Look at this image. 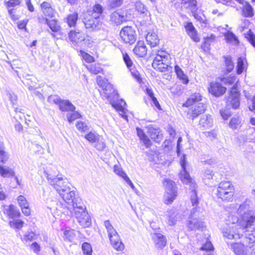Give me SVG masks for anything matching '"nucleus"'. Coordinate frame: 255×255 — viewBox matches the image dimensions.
<instances>
[{"instance_id": "7c9ffc66", "label": "nucleus", "mask_w": 255, "mask_h": 255, "mask_svg": "<svg viewBox=\"0 0 255 255\" xmlns=\"http://www.w3.org/2000/svg\"><path fill=\"white\" fill-rule=\"evenodd\" d=\"M4 213L10 218L14 219L20 216V212L12 205H9L7 208L4 209Z\"/></svg>"}, {"instance_id": "393cba45", "label": "nucleus", "mask_w": 255, "mask_h": 255, "mask_svg": "<svg viewBox=\"0 0 255 255\" xmlns=\"http://www.w3.org/2000/svg\"><path fill=\"white\" fill-rule=\"evenodd\" d=\"M202 97L200 94L195 93L191 95L187 99L186 102L183 104L184 106L189 107L192 105H197L199 103H202Z\"/></svg>"}, {"instance_id": "dca6fc26", "label": "nucleus", "mask_w": 255, "mask_h": 255, "mask_svg": "<svg viewBox=\"0 0 255 255\" xmlns=\"http://www.w3.org/2000/svg\"><path fill=\"white\" fill-rule=\"evenodd\" d=\"M209 92L215 97H220L226 91V88L222 86L219 83L211 82L208 88Z\"/></svg>"}, {"instance_id": "680f3d73", "label": "nucleus", "mask_w": 255, "mask_h": 255, "mask_svg": "<svg viewBox=\"0 0 255 255\" xmlns=\"http://www.w3.org/2000/svg\"><path fill=\"white\" fill-rule=\"evenodd\" d=\"M76 126L77 128L81 131H86L88 129V127L87 124L83 122H78Z\"/></svg>"}, {"instance_id": "20e7f679", "label": "nucleus", "mask_w": 255, "mask_h": 255, "mask_svg": "<svg viewBox=\"0 0 255 255\" xmlns=\"http://www.w3.org/2000/svg\"><path fill=\"white\" fill-rule=\"evenodd\" d=\"M44 175L46 177L50 185L56 190L58 193L62 191L63 189H65L64 187H69V183L67 181L63 179L62 177L56 175L54 170L47 169L44 171Z\"/></svg>"}, {"instance_id": "e2e57ef3", "label": "nucleus", "mask_w": 255, "mask_h": 255, "mask_svg": "<svg viewBox=\"0 0 255 255\" xmlns=\"http://www.w3.org/2000/svg\"><path fill=\"white\" fill-rule=\"evenodd\" d=\"M246 37L249 42L255 47V35L250 30L246 34Z\"/></svg>"}, {"instance_id": "f03ea898", "label": "nucleus", "mask_w": 255, "mask_h": 255, "mask_svg": "<svg viewBox=\"0 0 255 255\" xmlns=\"http://www.w3.org/2000/svg\"><path fill=\"white\" fill-rule=\"evenodd\" d=\"M64 187L65 189L58 194L67 205L71 206V208L74 210V215L79 224L84 227H89L91 223V218L85 210V206L79 202L80 199L75 196V192L71 190L70 187Z\"/></svg>"}, {"instance_id": "c85d7f7f", "label": "nucleus", "mask_w": 255, "mask_h": 255, "mask_svg": "<svg viewBox=\"0 0 255 255\" xmlns=\"http://www.w3.org/2000/svg\"><path fill=\"white\" fill-rule=\"evenodd\" d=\"M171 60L170 54L165 50H158L157 52L156 55L153 61H164L167 62V61Z\"/></svg>"}, {"instance_id": "c03bdc74", "label": "nucleus", "mask_w": 255, "mask_h": 255, "mask_svg": "<svg viewBox=\"0 0 255 255\" xmlns=\"http://www.w3.org/2000/svg\"><path fill=\"white\" fill-rule=\"evenodd\" d=\"M75 237L73 230H66L64 232V239L65 241L72 242Z\"/></svg>"}, {"instance_id": "a878e982", "label": "nucleus", "mask_w": 255, "mask_h": 255, "mask_svg": "<svg viewBox=\"0 0 255 255\" xmlns=\"http://www.w3.org/2000/svg\"><path fill=\"white\" fill-rule=\"evenodd\" d=\"M125 20V16L120 14L117 11L112 13L110 15V21L112 24L119 25Z\"/></svg>"}, {"instance_id": "0e129e2a", "label": "nucleus", "mask_w": 255, "mask_h": 255, "mask_svg": "<svg viewBox=\"0 0 255 255\" xmlns=\"http://www.w3.org/2000/svg\"><path fill=\"white\" fill-rule=\"evenodd\" d=\"M220 113L225 120H227L231 116V112L228 109H222L220 111Z\"/></svg>"}, {"instance_id": "a211bd4d", "label": "nucleus", "mask_w": 255, "mask_h": 255, "mask_svg": "<svg viewBox=\"0 0 255 255\" xmlns=\"http://www.w3.org/2000/svg\"><path fill=\"white\" fill-rule=\"evenodd\" d=\"M67 204L64 202V204L62 203H56V206L50 207L51 210L55 209L57 210L59 213L63 214L65 215L71 216L73 215V212H74V210L71 208V206L69 205H67L66 206V205Z\"/></svg>"}, {"instance_id": "72a5a7b5", "label": "nucleus", "mask_w": 255, "mask_h": 255, "mask_svg": "<svg viewBox=\"0 0 255 255\" xmlns=\"http://www.w3.org/2000/svg\"><path fill=\"white\" fill-rule=\"evenodd\" d=\"M243 15L246 17H252L254 16V10L252 5L247 2L243 6Z\"/></svg>"}, {"instance_id": "09e8293b", "label": "nucleus", "mask_w": 255, "mask_h": 255, "mask_svg": "<svg viewBox=\"0 0 255 255\" xmlns=\"http://www.w3.org/2000/svg\"><path fill=\"white\" fill-rule=\"evenodd\" d=\"M21 2V0H4V4L7 8H9L19 5Z\"/></svg>"}, {"instance_id": "39448f33", "label": "nucleus", "mask_w": 255, "mask_h": 255, "mask_svg": "<svg viewBox=\"0 0 255 255\" xmlns=\"http://www.w3.org/2000/svg\"><path fill=\"white\" fill-rule=\"evenodd\" d=\"M104 226L106 228L108 237L113 248L117 251H122L125 249L124 244L122 242L118 232L114 229L109 220L104 222Z\"/></svg>"}, {"instance_id": "864d4df0", "label": "nucleus", "mask_w": 255, "mask_h": 255, "mask_svg": "<svg viewBox=\"0 0 255 255\" xmlns=\"http://www.w3.org/2000/svg\"><path fill=\"white\" fill-rule=\"evenodd\" d=\"M201 251H206L207 253L213 252L214 247L211 242L209 241H207L205 243L203 244L202 247L200 248Z\"/></svg>"}, {"instance_id": "37998d69", "label": "nucleus", "mask_w": 255, "mask_h": 255, "mask_svg": "<svg viewBox=\"0 0 255 255\" xmlns=\"http://www.w3.org/2000/svg\"><path fill=\"white\" fill-rule=\"evenodd\" d=\"M94 143V147L99 151L103 150L106 147L104 139L101 136H100L96 140V142Z\"/></svg>"}, {"instance_id": "2f4dec72", "label": "nucleus", "mask_w": 255, "mask_h": 255, "mask_svg": "<svg viewBox=\"0 0 255 255\" xmlns=\"http://www.w3.org/2000/svg\"><path fill=\"white\" fill-rule=\"evenodd\" d=\"M43 20L48 25L52 32H57L60 29V26L58 24L56 20L52 19L50 20L48 18H43Z\"/></svg>"}, {"instance_id": "b1692460", "label": "nucleus", "mask_w": 255, "mask_h": 255, "mask_svg": "<svg viewBox=\"0 0 255 255\" xmlns=\"http://www.w3.org/2000/svg\"><path fill=\"white\" fill-rule=\"evenodd\" d=\"M181 5L186 8H189L193 13L195 17L198 18L195 14L197 10V1L196 0H182Z\"/></svg>"}, {"instance_id": "ddd939ff", "label": "nucleus", "mask_w": 255, "mask_h": 255, "mask_svg": "<svg viewBox=\"0 0 255 255\" xmlns=\"http://www.w3.org/2000/svg\"><path fill=\"white\" fill-rule=\"evenodd\" d=\"M187 113L188 118L193 120L200 115L203 114L206 110V105L204 103H199L197 105H192Z\"/></svg>"}, {"instance_id": "f8f14e48", "label": "nucleus", "mask_w": 255, "mask_h": 255, "mask_svg": "<svg viewBox=\"0 0 255 255\" xmlns=\"http://www.w3.org/2000/svg\"><path fill=\"white\" fill-rule=\"evenodd\" d=\"M240 94L238 92L237 86L234 85L231 89L229 96L227 99V106L232 107L234 109H238L240 107Z\"/></svg>"}, {"instance_id": "6e6552de", "label": "nucleus", "mask_w": 255, "mask_h": 255, "mask_svg": "<svg viewBox=\"0 0 255 255\" xmlns=\"http://www.w3.org/2000/svg\"><path fill=\"white\" fill-rule=\"evenodd\" d=\"M163 184L165 188L164 202L167 205L170 204L177 196L176 187L175 183L171 180L165 179Z\"/></svg>"}, {"instance_id": "f704fd0d", "label": "nucleus", "mask_w": 255, "mask_h": 255, "mask_svg": "<svg viewBox=\"0 0 255 255\" xmlns=\"http://www.w3.org/2000/svg\"><path fill=\"white\" fill-rule=\"evenodd\" d=\"M14 172L9 167L3 166L0 164V175L3 177L13 176Z\"/></svg>"}, {"instance_id": "cd10ccee", "label": "nucleus", "mask_w": 255, "mask_h": 255, "mask_svg": "<svg viewBox=\"0 0 255 255\" xmlns=\"http://www.w3.org/2000/svg\"><path fill=\"white\" fill-rule=\"evenodd\" d=\"M78 19V13L77 12H74L67 15L64 19V21L69 27H72L76 26Z\"/></svg>"}, {"instance_id": "13d9d810", "label": "nucleus", "mask_w": 255, "mask_h": 255, "mask_svg": "<svg viewBox=\"0 0 255 255\" xmlns=\"http://www.w3.org/2000/svg\"><path fill=\"white\" fill-rule=\"evenodd\" d=\"M241 121L239 117H234L231 120L229 126L233 129H236L240 124Z\"/></svg>"}, {"instance_id": "4be33fe9", "label": "nucleus", "mask_w": 255, "mask_h": 255, "mask_svg": "<svg viewBox=\"0 0 255 255\" xmlns=\"http://www.w3.org/2000/svg\"><path fill=\"white\" fill-rule=\"evenodd\" d=\"M146 40L151 47L157 46L159 43V39L156 33L154 31L149 32L146 35Z\"/></svg>"}, {"instance_id": "58836bf2", "label": "nucleus", "mask_w": 255, "mask_h": 255, "mask_svg": "<svg viewBox=\"0 0 255 255\" xmlns=\"http://www.w3.org/2000/svg\"><path fill=\"white\" fill-rule=\"evenodd\" d=\"M225 37L228 42L232 43L234 45L239 44L237 37L231 31H228L225 34Z\"/></svg>"}, {"instance_id": "052dcab7", "label": "nucleus", "mask_w": 255, "mask_h": 255, "mask_svg": "<svg viewBox=\"0 0 255 255\" xmlns=\"http://www.w3.org/2000/svg\"><path fill=\"white\" fill-rule=\"evenodd\" d=\"M9 224L11 227L20 229L23 227V222L21 220H15L13 221H10L9 222Z\"/></svg>"}, {"instance_id": "ea45409f", "label": "nucleus", "mask_w": 255, "mask_h": 255, "mask_svg": "<svg viewBox=\"0 0 255 255\" xmlns=\"http://www.w3.org/2000/svg\"><path fill=\"white\" fill-rule=\"evenodd\" d=\"M203 227V222L196 219H193L188 223V227L191 230L199 229Z\"/></svg>"}, {"instance_id": "774afa93", "label": "nucleus", "mask_w": 255, "mask_h": 255, "mask_svg": "<svg viewBox=\"0 0 255 255\" xmlns=\"http://www.w3.org/2000/svg\"><path fill=\"white\" fill-rule=\"evenodd\" d=\"M135 7L137 10L141 13H143L146 10L144 5L140 2H136L135 4Z\"/></svg>"}, {"instance_id": "bf43d9fd", "label": "nucleus", "mask_w": 255, "mask_h": 255, "mask_svg": "<svg viewBox=\"0 0 255 255\" xmlns=\"http://www.w3.org/2000/svg\"><path fill=\"white\" fill-rule=\"evenodd\" d=\"M123 0H108L109 7L115 8L120 6L123 3Z\"/></svg>"}, {"instance_id": "4d7b16f0", "label": "nucleus", "mask_w": 255, "mask_h": 255, "mask_svg": "<svg viewBox=\"0 0 255 255\" xmlns=\"http://www.w3.org/2000/svg\"><path fill=\"white\" fill-rule=\"evenodd\" d=\"M244 70V59L242 57H239L238 59L237 66V73L241 74Z\"/></svg>"}, {"instance_id": "a18cd8bd", "label": "nucleus", "mask_w": 255, "mask_h": 255, "mask_svg": "<svg viewBox=\"0 0 255 255\" xmlns=\"http://www.w3.org/2000/svg\"><path fill=\"white\" fill-rule=\"evenodd\" d=\"M100 135L95 132H90L89 133L85 135V138L88 140L91 143L96 142V140L100 137Z\"/></svg>"}, {"instance_id": "3c124183", "label": "nucleus", "mask_w": 255, "mask_h": 255, "mask_svg": "<svg viewBox=\"0 0 255 255\" xmlns=\"http://www.w3.org/2000/svg\"><path fill=\"white\" fill-rule=\"evenodd\" d=\"M103 90L105 96L108 99L111 98L112 93L114 92V89L112 87V85L110 84L105 85L104 87H103Z\"/></svg>"}, {"instance_id": "412c9836", "label": "nucleus", "mask_w": 255, "mask_h": 255, "mask_svg": "<svg viewBox=\"0 0 255 255\" xmlns=\"http://www.w3.org/2000/svg\"><path fill=\"white\" fill-rule=\"evenodd\" d=\"M17 199L18 204L21 208L22 212L25 216H29L30 214V209L26 198L22 195H19Z\"/></svg>"}, {"instance_id": "aec40b11", "label": "nucleus", "mask_w": 255, "mask_h": 255, "mask_svg": "<svg viewBox=\"0 0 255 255\" xmlns=\"http://www.w3.org/2000/svg\"><path fill=\"white\" fill-rule=\"evenodd\" d=\"M186 31L190 37L195 42H199L200 38L197 35V31L192 22H187L185 25Z\"/></svg>"}, {"instance_id": "9d476101", "label": "nucleus", "mask_w": 255, "mask_h": 255, "mask_svg": "<svg viewBox=\"0 0 255 255\" xmlns=\"http://www.w3.org/2000/svg\"><path fill=\"white\" fill-rule=\"evenodd\" d=\"M83 22L86 28L89 31L98 30L102 27V22L100 18L90 15L86 14L83 19Z\"/></svg>"}, {"instance_id": "5701e85b", "label": "nucleus", "mask_w": 255, "mask_h": 255, "mask_svg": "<svg viewBox=\"0 0 255 255\" xmlns=\"http://www.w3.org/2000/svg\"><path fill=\"white\" fill-rule=\"evenodd\" d=\"M133 51L136 55L143 57L147 53V48L143 41H139L136 44Z\"/></svg>"}, {"instance_id": "c756f323", "label": "nucleus", "mask_w": 255, "mask_h": 255, "mask_svg": "<svg viewBox=\"0 0 255 255\" xmlns=\"http://www.w3.org/2000/svg\"><path fill=\"white\" fill-rule=\"evenodd\" d=\"M41 8L43 14L45 16L51 18L54 16V10L49 2L44 1L41 4Z\"/></svg>"}, {"instance_id": "f257e3e1", "label": "nucleus", "mask_w": 255, "mask_h": 255, "mask_svg": "<svg viewBox=\"0 0 255 255\" xmlns=\"http://www.w3.org/2000/svg\"><path fill=\"white\" fill-rule=\"evenodd\" d=\"M250 204V201L246 200L238 208V214L241 218L239 224H237L239 221L237 216L230 215L228 217L226 224L228 227L223 232L224 237L237 240L245 234L247 244L255 242V228L252 227L255 222V211L251 209Z\"/></svg>"}, {"instance_id": "6e6d98bb", "label": "nucleus", "mask_w": 255, "mask_h": 255, "mask_svg": "<svg viewBox=\"0 0 255 255\" xmlns=\"http://www.w3.org/2000/svg\"><path fill=\"white\" fill-rule=\"evenodd\" d=\"M72 113H69L67 114V118L68 121L71 123L74 120L78 119L81 117V115L78 112L72 111Z\"/></svg>"}, {"instance_id": "de8ad7c7", "label": "nucleus", "mask_w": 255, "mask_h": 255, "mask_svg": "<svg viewBox=\"0 0 255 255\" xmlns=\"http://www.w3.org/2000/svg\"><path fill=\"white\" fill-rule=\"evenodd\" d=\"M176 214L173 211H170L168 212L167 216L168 217V224L169 226L174 225L177 221Z\"/></svg>"}, {"instance_id": "f3484780", "label": "nucleus", "mask_w": 255, "mask_h": 255, "mask_svg": "<svg viewBox=\"0 0 255 255\" xmlns=\"http://www.w3.org/2000/svg\"><path fill=\"white\" fill-rule=\"evenodd\" d=\"M170 61H167V62L164 61H155L152 63L153 67L160 72H171L172 70V67L170 66Z\"/></svg>"}, {"instance_id": "7ed1b4c3", "label": "nucleus", "mask_w": 255, "mask_h": 255, "mask_svg": "<svg viewBox=\"0 0 255 255\" xmlns=\"http://www.w3.org/2000/svg\"><path fill=\"white\" fill-rule=\"evenodd\" d=\"M186 164L185 156V155H183L180 159V164L182 170L181 171L180 173V178L183 183L187 185H189V190H191V202L192 206L196 208L199 204V198L197 196L196 191L197 185L195 181L190 177L189 174L187 172L186 170Z\"/></svg>"}, {"instance_id": "338daca9", "label": "nucleus", "mask_w": 255, "mask_h": 255, "mask_svg": "<svg viewBox=\"0 0 255 255\" xmlns=\"http://www.w3.org/2000/svg\"><path fill=\"white\" fill-rule=\"evenodd\" d=\"M35 234L31 232L26 233L24 236V240L26 241H31L35 239Z\"/></svg>"}, {"instance_id": "69168bd1", "label": "nucleus", "mask_w": 255, "mask_h": 255, "mask_svg": "<svg viewBox=\"0 0 255 255\" xmlns=\"http://www.w3.org/2000/svg\"><path fill=\"white\" fill-rule=\"evenodd\" d=\"M123 59L128 69H130L132 66V62L127 53L123 54Z\"/></svg>"}, {"instance_id": "4c0bfd02", "label": "nucleus", "mask_w": 255, "mask_h": 255, "mask_svg": "<svg viewBox=\"0 0 255 255\" xmlns=\"http://www.w3.org/2000/svg\"><path fill=\"white\" fill-rule=\"evenodd\" d=\"M9 158L7 153L4 151L3 142H0V163L5 164Z\"/></svg>"}, {"instance_id": "6ab92c4d", "label": "nucleus", "mask_w": 255, "mask_h": 255, "mask_svg": "<svg viewBox=\"0 0 255 255\" xmlns=\"http://www.w3.org/2000/svg\"><path fill=\"white\" fill-rule=\"evenodd\" d=\"M152 239L157 248L163 249L165 247L167 240L165 237L162 234L158 233H155L152 235Z\"/></svg>"}, {"instance_id": "9b49d317", "label": "nucleus", "mask_w": 255, "mask_h": 255, "mask_svg": "<svg viewBox=\"0 0 255 255\" xmlns=\"http://www.w3.org/2000/svg\"><path fill=\"white\" fill-rule=\"evenodd\" d=\"M120 37L126 43L132 44L136 39L135 30L131 26H125L120 31Z\"/></svg>"}, {"instance_id": "5fc2aeb1", "label": "nucleus", "mask_w": 255, "mask_h": 255, "mask_svg": "<svg viewBox=\"0 0 255 255\" xmlns=\"http://www.w3.org/2000/svg\"><path fill=\"white\" fill-rule=\"evenodd\" d=\"M82 249L85 255H92V249L89 243L87 242L84 243L82 246Z\"/></svg>"}, {"instance_id": "473e14b6", "label": "nucleus", "mask_w": 255, "mask_h": 255, "mask_svg": "<svg viewBox=\"0 0 255 255\" xmlns=\"http://www.w3.org/2000/svg\"><path fill=\"white\" fill-rule=\"evenodd\" d=\"M212 124L213 119L210 115L203 116L199 121V125L206 128L210 127Z\"/></svg>"}, {"instance_id": "79ce46f5", "label": "nucleus", "mask_w": 255, "mask_h": 255, "mask_svg": "<svg viewBox=\"0 0 255 255\" xmlns=\"http://www.w3.org/2000/svg\"><path fill=\"white\" fill-rule=\"evenodd\" d=\"M86 67L91 73L95 75L100 73L102 71V69L99 64H90L86 65Z\"/></svg>"}, {"instance_id": "bb28decb", "label": "nucleus", "mask_w": 255, "mask_h": 255, "mask_svg": "<svg viewBox=\"0 0 255 255\" xmlns=\"http://www.w3.org/2000/svg\"><path fill=\"white\" fill-rule=\"evenodd\" d=\"M103 6L99 3H97L93 6L92 10H88L86 14L90 15L95 17L100 18V16L103 13Z\"/></svg>"}, {"instance_id": "8fccbe9b", "label": "nucleus", "mask_w": 255, "mask_h": 255, "mask_svg": "<svg viewBox=\"0 0 255 255\" xmlns=\"http://www.w3.org/2000/svg\"><path fill=\"white\" fill-rule=\"evenodd\" d=\"M225 62L226 67V70L228 73L231 72L234 68V63L231 57H225Z\"/></svg>"}, {"instance_id": "2eb2a0df", "label": "nucleus", "mask_w": 255, "mask_h": 255, "mask_svg": "<svg viewBox=\"0 0 255 255\" xmlns=\"http://www.w3.org/2000/svg\"><path fill=\"white\" fill-rule=\"evenodd\" d=\"M146 128L151 138L156 142H160L163 138L160 128L153 125H149L146 127Z\"/></svg>"}, {"instance_id": "e433bc0d", "label": "nucleus", "mask_w": 255, "mask_h": 255, "mask_svg": "<svg viewBox=\"0 0 255 255\" xmlns=\"http://www.w3.org/2000/svg\"><path fill=\"white\" fill-rule=\"evenodd\" d=\"M126 104V102L123 100L121 101V102L120 104H118L117 103H112V106L113 107L115 108V109L117 110L118 111H119L121 112L120 114L122 116V117H123L125 119L128 121V116L125 115V109L123 107V105Z\"/></svg>"}, {"instance_id": "423d86ee", "label": "nucleus", "mask_w": 255, "mask_h": 255, "mask_svg": "<svg viewBox=\"0 0 255 255\" xmlns=\"http://www.w3.org/2000/svg\"><path fill=\"white\" fill-rule=\"evenodd\" d=\"M235 188L229 181H221L217 188L216 195L223 201H232L233 199Z\"/></svg>"}, {"instance_id": "49530a36", "label": "nucleus", "mask_w": 255, "mask_h": 255, "mask_svg": "<svg viewBox=\"0 0 255 255\" xmlns=\"http://www.w3.org/2000/svg\"><path fill=\"white\" fill-rule=\"evenodd\" d=\"M114 171L118 176H120L124 179H125L128 176L126 173L123 171L121 165L119 164H116L114 166Z\"/></svg>"}, {"instance_id": "4468645a", "label": "nucleus", "mask_w": 255, "mask_h": 255, "mask_svg": "<svg viewBox=\"0 0 255 255\" xmlns=\"http://www.w3.org/2000/svg\"><path fill=\"white\" fill-rule=\"evenodd\" d=\"M245 237V234L243 236ZM228 247L235 253L236 255H247L245 250V247L249 248V245L247 246L245 242V237L244 238L243 243H227Z\"/></svg>"}, {"instance_id": "1a4fd4ad", "label": "nucleus", "mask_w": 255, "mask_h": 255, "mask_svg": "<svg viewBox=\"0 0 255 255\" xmlns=\"http://www.w3.org/2000/svg\"><path fill=\"white\" fill-rule=\"evenodd\" d=\"M48 101L58 105L59 109L62 112H72L76 109L75 106L69 100H62L58 96H50L48 98Z\"/></svg>"}, {"instance_id": "a19ab883", "label": "nucleus", "mask_w": 255, "mask_h": 255, "mask_svg": "<svg viewBox=\"0 0 255 255\" xmlns=\"http://www.w3.org/2000/svg\"><path fill=\"white\" fill-rule=\"evenodd\" d=\"M145 92L147 95L150 98L152 104L156 107L158 109L161 110V107L159 103H158L157 99L154 96L153 92L152 90L149 88H146Z\"/></svg>"}, {"instance_id": "c9c22d12", "label": "nucleus", "mask_w": 255, "mask_h": 255, "mask_svg": "<svg viewBox=\"0 0 255 255\" xmlns=\"http://www.w3.org/2000/svg\"><path fill=\"white\" fill-rule=\"evenodd\" d=\"M175 72L177 77L182 80L183 84H186L188 83L189 80L187 76L184 74L183 70L178 65H175L174 67Z\"/></svg>"}, {"instance_id": "603ef678", "label": "nucleus", "mask_w": 255, "mask_h": 255, "mask_svg": "<svg viewBox=\"0 0 255 255\" xmlns=\"http://www.w3.org/2000/svg\"><path fill=\"white\" fill-rule=\"evenodd\" d=\"M211 35V37H207L204 39V41L202 44V48L204 51H208L209 50V46L210 45L211 42L214 40L215 36Z\"/></svg>"}, {"instance_id": "0eeeda50", "label": "nucleus", "mask_w": 255, "mask_h": 255, "mask_svg": "<svg viewBox=\"0 0 255 255\" xmlns=\"http://www.w3.org/2000/svg\"><path fill=\"white\" fill-rule=\"evenodd\" d=\"M68 38L73 45L78 46H88L90 44L89 37L79 30H70L68 33Z\"/></svg>"}]
</instances>
